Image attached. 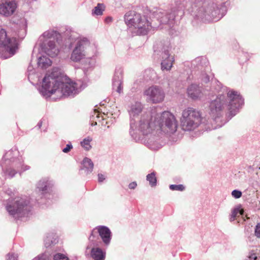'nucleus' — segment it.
Masks as SVG:
<instances>
[{"mask_svg":"<svg viewBox=\"0 0 260 260\" xmlns=\"http://www.w3.org/2000/svg\"><path fill=\"white\" fill-rule=\"evenodd\" d=\"M242 103L241 95L237 91H229L226 96L218 94L209 103V115L214 119L221 117L224 113L233 117Z\"/></svg>","mask_w":260,"mask_h":260,"instance_id":"nucleus-1","label":"nucleus"},{"mask_svg":"<svg viewBox=\"0 0 260 260\" xmlns=\"http://www.w3.org/2000/svg\"><path fill=\"white\" fill-rule=\"evenodd\" d=\"M42 86L46 94H55L57 98L70 95L77 89L75 83L61 77L58 68L47 72Z\"/></svg>","mask_w":260,"mask_h":260,"instance_id":"nucleus-2","label":"nucleus"},{"mask_svg":"<svg viewBox=\"0 0 260 260\" xmlns=\"http://www.w3.org/2000/svg\"><path fill=\"white\" fill-rule=\"evenodd\" d=\"M140 128L145 134L150 131L159 128L165 133L173 134L178 128V122L174 115L169 111H164L154 116H146L140 122Z\"/></svg>","mask_w":260,"mask_h":260,"instance_id":"nucleus-3","label":"nucleus"},{"mask_svg":"<svg viewBox=\"0 0 260 260\" xmlns=\"http://www.w3.org/2000/svg\"><path fill=\"white\" fill-rule=\"evenodd\" d=\"M124 21L129 27L136 29L137 34L146 35L152 28L151 22L146 15L135 11H129L124 15Z\"/></svg>","mask_w":260,"mask_h":260,"instance_id":"nucleus-4","label":"nucleus"},{"mask_svg":"<svg viewBox=\"0 0 260 260\" xmlns=\"http://www.w3.org/2000/svg\"><path fill=\"white\" fill-rule=\"evenodd\" d=\"M202 122V113L193 108H187L182 112L181 126L184 131H192L197 128Z\"/></svg>","mask_w":260,"mask_h":260,"instance_id":"nucleus-5","label":"nucleus"},{"mask_svg":"<svg viewBox=\"0 0 260 260\" xmlns=\"http://www.w3.org/2000/svg\"><path fill=\"white\" fill-rule=\"evenodd\" d=\"M16 41L14 38L8 37L4 29H0V56L4 59L15 53Z\"/></svg>","mask_w":260,"mask_h":260,"instance_id":"nucleus-6","label":"nucleus"},{"mask_svg":"<svg viewBox=\"0 0 260 260\" xmlns=\"http://www.w3.org/2000/svg\"><path fill=\"white\" fill-rule=\"evenodd\" d=\"M28 204V201L21 197H16L7 205L6 210L11 215L23 214L29 210Z\"/></svg>","mask_w":260,"mask_h":260,"instance_id":"nucleus-7","label":"nucleus"},{"mask_svg":"<svg viewBox=\"0 0 260 260\" xmlns=\"http://www.w3.org/2000/svg\"><path fill=\"white\" fill-rule=\"evenodd\" d=\"M144 95L146 96V100L154 104L163 102L165 93L161 87L153 85L146 88L144 91Z\"/></svg>","mask_w":260,"mask_h":260,"instance_id":"nucleus-8","label":"nucleus"},{"mask_svg":"<svg viewBox=\"0 0 260 260\" xmlns=\"http://www.w3.org/2000/svg\"><path fill=\"white\" fill-rule=\"evenodd\" d=\"M17 7L14 1H2L0 3V14L5 17H9L15 13Z\"/></svg>","mask_w":260,"mask_h":260,"instance_id":"nucleus-9","label":"nucleus"},{"mask_svg":"<svg viewBox=\"0 0 260 260\" xmlns=\"http://www.w3.org/2000/svg\"><path fill=\"white\" fill-rule=\"evenodd\" d=\"M187 92L188 96L193 100H198L203 96L202 88L194 84L191 85L188 87Z\"/></svg>","mask_w":260,"mask_h":260,"instance_id":"nucleus-10","label":"nucleus"},{"mask_svg":"<svg viewBox=\"0 0 260 260\" xmlns=\"http://www.w3.org/2000/svg\"><path fill=\"white\" fill-rule=\"evenodd\" d=\"M42 49L44 52L49 56L54 57L59 53V50L56 46L55 42L53 41H47L42 46Z\"/></svg>","mask_w":260,"mask_h":260,"instance_id":"nucleus-11","label":"nucleus"},{"mask_svg":"<svg viewBox=\"0 0 260 260\" xmlns=\"http://www.w3.org/2000/svg\"><path fill=\"white\" fill-rule=\"evenodd\" d=\"M95 229L98 230L103 242L106 244H108L111 240V233L110 229L105 226H98L94 229L91 234V236H92L93 233Z\"/></svg>","mask_w":260,"mask_h":260,"instance_id":"nucleus-12","label":"nucleus"},{"mask_svg":"<svg viewBox=\"0 0 260 260\" xmlns=\"http://www.w3.org/2000/svg\"><path fill=\"white\" fill-rule=\"evenodd\" d=\"M163 60L161 62V69L170 71L174 61V57L169 54V51H165L162 56Z\"/></svg>","mask_w":260,"mask_h":260,"instance_id":"nucleus-13","label":"nucleus"},{"mask_svg":"<svg viewBox=\"0 0 260 260\" xmlns=\"http://www.w3.org/2000/svg\"><path fill=\"white\" fill-rule=\"evenodd\" d=\"M105 252L100 248H92L91 251V255L94 260H105Z\"/></svg>","mask_w":260,"mask_h":260,"instance_id":"nucleus-14","label":"nucleus"},{"mask_svg":"<svg viewBox=\"0 0 260 260\" xmlns=\"http://www.w3.org/2000/svg\"><path fill=\"white\" fill-rule=\"evenodd\" d=\"M142 111V104L139 102H136L131 105L130 109L128 110L130 115L132 117H135L139 114Z\"/></svg>","mask_w":260,"mask_h":260,"instance_id":"nucleus-15","label":"nucleus"},{"mask_svg":"<svg viewBox=\"0 0 260 260\" xmlns=\"http://www.w3.org/2000/svg\"><path fill=\"white\" fill-rule=\"evenodd\" d=\"M85 55V52L79 50V49L76 46L71 55V59L74 61L77 62L84 58Z\"/></svg>","mask_w":260,"mask_h":260,"instance_id":"nucleus-16","label":"nucleus"},{"mask_svg":"<svg viewBox=\"0 0 260 260\" xmlns=\"http://www.w3.org/2000/svg\"><path fill=\"white\" fill-rule=\"evenodd\" d=\"M38 65L42 68H46L52 64L51 60L45 56H40L38 59Z\"/></svg>","mask_w":260,"mask_h":260,"instance_id":"nucleus-17","label":"nucleus"},{"mask_svg":"<svg viewBox=\"0 0 260 260\" xmlns=\"http://www.w3.org/2000/svg\"><path fill=\"white\" fill-rule=\"evenodd\" d=\"M90 45V42L86 38H83L80 40L76 44V47L78 48L79 50L85 52V50Z\"/></svg>","mask_w":260,"mask_h":260,"instance_id":"nucleus-18","label":"nucleus"},{"mask_svg":"<svg viewBox=\"0 0 260 260\" xmlns=\"http://www.w3.org/2000/svg\"><path fill=\"white\" fill-rule=\"evenodd\" d=\"M92 141V138L88 137L87 138H84L82 142H81V145L84 148L85 150H89L91 148L90 143Z\"/></svg>","mask_w":260,"mask_h":260,"instance_id":"nucleus-19","label":"nucleus"},{"mask_svg":"<svg viewBox=\"0 0 260 260\" xmlns=\"http://www.w3.org/2000/svg\"><path fill=\"white\" fill-rule=\"evenodd\" d=\"M244 213V210L241 209L240 208H235L233 210L231 217L230 218L231 221H233L236 219L237 217L240 216V215H243Z\"/></svg>","mask_w":260,"mask_h":260,"instance_id":"nucleus-20","label":"nucleus"},{"mask_svg":"<svg viewBox=\"0 0 260 260\" xmlns=\"http://www.w3.org/2000/svg\"><path fill=\"white\" fill-rule=\"evenodd\" d=\"M84 168L91 172L93 170V164L92 161L88 158H85L83 160Z\"/></svg>","mask_w":260,"mask_h":260,"instance_id":"nucleus-21","label":"nucleus"},{"mask_svg":"<svg viewBox=\"0 0 260 260\" xmlns=\"http://www.w3.org/2000/svg\"><path fill=\"white\" fill-rule=\"evenodd\" d=\"M105 6L103 4L99 3L93 11L92 13L98 15H101L103 14V12L105 10Z\"/></svg>","mask_w":260,"mask_h":260,"instance_id":"nucleus-22","label":"nucleus"},{"mask_svg":"<svg viewBox=\"0 0 260 260\" xmlns=\"http://www.w3.org/2000/svg\"><path fill=\"white\" fill-rule=\"evenodd\" d=\"M146 179L149 182V184L151 186H155L156 184V178L155 177V173L152 172L150 174L147 175Z\"/></svg>","mask_w":260,"mask_h":260,"instance_id":"nucleus-23","label":"nucleus"},{"mask_svg":"<svg viewBox=\"0 0 260 260\" xmlns=\"http://www.w3.org/2000/svg\"><path fill=\"white\" fill-rule=\"evenodd\" d=\"M164 13L162 10L160 9L156 10L155 11L153 12L152 13L153 16L154 18H156L157 19L161 21V19L163 18V15Z\"/></svg>","mask_w":260,"mask_h":260,"instance_id":"nucleus-24","label":"nucleus"},{"mask_svg":"<svg viewBox=\"0 0 260 260\" xmlns=\"http://www.w3.org/2000/svg\"><path fill=\"white\" fill-rule=\"evenodd\" d=\"M170 189L171 190H177V191H183L185 189V187L181 184L179 185H171L170 186Z\"/></svg>","mask_w":260,"mask_h":260,"instance_id":"nucleus-25","label":"nucleus"},{"mask_svg":"<svg viewBox=\"0 0 260 260\" xmlns=\"http://www.w3.org/2000/svg\"><path fill=\"white\" fill-rule=\"evenodd\" d=\"M246 260H260V256H257L256 253L250 252Z\"/></svg>","mask_w":260,"mask_h":260,"instance_id":"nucleus-26","label":"nucleus"},{"mask_svg":"<svg viewBox=\"0 0 260 260\" xmlns=\"http://www.w3.org/2000/svg\"><path fill=\"white\" fill-rule=\"evenodd\" d=\"M54 258H55V260H69L68 257L66 255L60 253L54 255Z\"/></svg>","mask_w":260,"mask_h":260,"instance_id":"nucleus-27","label":"nucleus"},{"mask_svg":"<svg viewBox=\"0 0 260 260\" xmlns=\"http://www.w3.org/2000/svg\"><path fill=\"white\" fill-rule=\"evenodd\" d=\"M232 194L235 199H239L242 195V193L240 191L235 190L233 191Z\"/></svg>","mask_w":260,"mask_h":260,"instance_id":"nucleus-28","label":"nucleus"},{"mask_svg":"<svg viewBox=\"0 0 260 260\" xmlns=\"http://www.w3.org/2000/svg\"><path fill=\"white\" fill-rule=\"evenodd\" d=\"M73 149V146L71 144H68L66 145V147L62 149V152L64 153H68L70 151Z\"/></svg>","mask_w":260,"mask_h":260,"instance_id":"nucleus-29","label":"nucleus"},{"mask_svg":"<svg viewBox=\"0 0 260 260\" xmlns=\"http://www.w3.org/2000/svg\"><path fill=\"white\" fill-rule=\"evenodd\" d=\"M255 234L257 238H260V223H258L256 225Z\"/></svg>","mask_w":260,"mask_h":260,"instance_id":"nucleus-30","label":"nucleus"},{"mask_svg":"<svg viewBox=\"0 0 260 260\" xmlns=\"http://www.w3.org/2000/svg\"><path fill=\"white\" fill-rule=\"evenodd\" d=\"M122 84L121 81H119L118 83V86L117 87L116 91L118 93H120L122 91Z\"/></svg>","mask_w":260,"mask_h":260,"instance_id":"nucleus-31","label":"nucleus"},{"mask_svg":"<svg viewBox=\"0 0 260 260\" xmlns=\"http://www.w3.org/2000/svg\"><path fill=\"white\" fill-rule=\"evenodd\" d=\"M137 186L136 182H132L129 184V188L131 189H134Z\"/></svg>","mask_w":260,"mask_h":260,"instance_id":"nucleus-32","label":"nucleus"},{"mask_svg":"<svg viewBox=\"0 0 260 260\" xmlns=\"http://www.w3.org/2000/svg\"><path fill=\"white\" fill-rule=\"evenodd\" d=\"M107 124H108V120L105 118H102V125L105 126Z\"/></svg>","mask_w":260,"mask_h":260,"instance_id":"nucleus-33","label":"nucleus"},{"mask_svg":"<svg viewBox=\"0 0 260 260\" xmlns=\"http://www.w3.org/2000/svg\"><path fill=\"white\" fill-rule=\"evenodd\" d=\"M98 178L100 182H101V181H103L105 179L104 176L102 174L98 175Z\"/></svg>","mask_w":260,"mask_h":260,"instance_id":"nucleus-34","label":"nucleus"},{"mask_svg":"<svg viewBox=\"0 0 260 260\" xmlns=\"http://www.w3.org/2000/svg\"><path fill=\"white\" fill-rule=\"evenodd\" d=\"M112 21V18L111 17H108L106 18L105 21L107 23L110 22Z\"/></svg>","mask_w":260,"mask_h":260,"instance_id":"nucleus-35","label":"nucleus"},{"mask_svg":"<svg viewBox=\"0 0 260 260\" xmlns=\"http://www.w3.org/2000/svg\"><path fill=\"white\" fill-rule=\"evenodd\" d=\"M43 37L45 38L46 37H49V33L46 31L42 36Z\"/></svg>","mask_w":260,"mask_h":260,"instance_id":"nucleus-36","label":"nucleus"},{"mask_svg":"<svg viewBox=\"0 0 260 260\" xmlns=\"http://www.w3.org/2000/svg\"><path fill=\"white\" fill-rule=\"evenodd\" d=\"M96 117H98V118H100L99 114H97V115H96Z\"/></svg>","mask_w":260,"mask_h":260,"instance_id":"nucleus-37","label":"nucleus"},{"mask_svg":"<svg viewBox=\"0 0 260 260\" xmlns=\"http://www.w3.org/2000/svg\"><path fill=\"white\" fill-rule=\"evenodd\" d=\"M92 125H94V123H92Z\"/></svg>","mask_w":260,"mask_h":260,"instance_id":"nucleus-38","label":"nucleus"},{"mask_svg":"<svg viewBox=\"0 0 260 260\" xmlns=\"http://www.w3.org/2000/svg\"><path fill=\"white\" fill-rule=\"evenodd\" d=\"M15 174V172H13V175H14Z\"/></svg>","mask_w":260,"mask_h":260,"instance_id":"nucleus-39","label":"nucleus"}]
</instances>
